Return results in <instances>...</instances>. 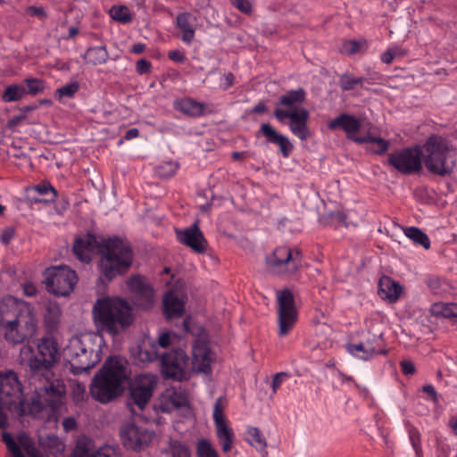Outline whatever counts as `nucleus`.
Returning a JSON list of instances; mask_svg holds the SVG:
<instances>
[{"label":"nucleus","instance_id":"nucleus-1","mask_svg":"<svg viewBox=\"0 0 457 457\" xmlns=\"http://www.w3.org/2000/svg\"><path fill=\"white\" fill-rule=\"evenodd\" d=\"M59 345L54 337H44L37 344V353L29 358L28 366L31 378L38 380L41 386H35L32 398L33 413L39 410L50 408L54 411L63 403L66 387L62 380L54 378L53 367L60 360Z\"/></svg>","mask_w":457,"mask_h":457},{"label":"nucleus","instance_id":"nucleus-2","mask_svg":"<svg viewBox=\"0 0 457 457\" xmlns=\"http://www.w3.org/2000/svg\"><path fill=\"white\" fill-rule=\"evenodd\" d=\"M38 320L35 308L9 295L0 301V332L10 345H20L36 336Z\"/></svg>","mask_w":457,"mask_h":457},{"label":"nucleus","instance_id":"nucleus-3","mask_svg":"<svg viewBox=\"0 0 457 457\" xmlns=\"http://www.w3.org/2000/svg\"><path fill=\"white\" fill-rule=\"evenodd\" d=\"M92 316L96 329L112 337L124 332L134 321L130 304L119 297L97 299Z\"/></svg>","mask_w":457,"mask_h":457},{"label":"nucleus","instance_id":"nucleus-4","mask_svg":"<svg viewBox=\"0 0 457 457\" xmlns=\"http://www.w3.org/2000/svg\"><path fill=\"white\" fill-rule=\"evenodd\" d=\"M128 379L126 363L119 357H110L94 376L90 395L101 403H110L122 392Z\"/></svg>","mask_w":457,"mask_h":457},{"label":"nucleus","instance_id":"nucleus-5","mask_svg":"<svg viewBox=\"0 0 457 457\" xmlns=\"http://www.w3.org/2000/svg\"><path fill=\"white\" fill-rule=\"evenodd\" d=\"M102 338L93 333L75 336L64 353L74 375L90 370L101 361Z\"/></svg>","mask_w":457,"mask_h":457},{"label":"nucleus","instance_id":"nucleus-6","mask_svg":"<svg viewBox=\"0 0 457 457\" xmlns=\"http://www.w3.org/2000/svg\"><path fill=\"white\" fill-rule=\"evenodd\" d=\"M102 274L111 281L128 270L132 264L133 253L129 245L119 237L108 238L101 245Z\"/></svg>","mask_w":457,"mask_h":457},{"label":"nucleus","instance_id":"nucleus-7","mask_svg":"<svg viewBox=\"0 0 457 457\" xmlns=\"http://www.w3.org/2000/svg\"><path fill=\"white\" fill-rule=\"evenodd\" d=\"M422 157L428 170L440 177L449 176L455 166L453 148L443 137L430 136L422 147Z\"/></svg>","mask_w":457,"mask_h":457},{"label":"nucleus","instance_id":"nucleus-8","mask_svg":"<svg viewBox=\"0 0 457 457\" xmlns=\"http://www.w3.org/2000/svg\"><path fill=\"white\" fill-rule=\"evenodd\" d=\"M32 403L27 406L22 396L21 385L14 372L0 378V428H6L8 426L7 416L3 409H7L15 412L18 416H23L27 413L37 415L42 410L37 412H31Z\"/></svg>","mask_w":457,"mask_h":457},{"label":"nucleus","instance_id":"nucleus-9","mask_svg":"<svg viewBox=\"0 0 457 457\" xmlns=\"http://www.w3.org/2000/svg\"><path fill=\"white\" fill-rule=\"evenodd\" d=\"M160 362L161 373L164 378L175 381H183L188 378L187 369L190 358L184 350L177 348L169 352H162Z\"/></svg>","mask_w":457,"mask_h":457},{"label":"nucleus","instance_id":"nucleus-10","mask_svg":"<svg viewBox=\"0 0 457 457\" xmlns=\"http://www.w3.org/2000/svg\"><path fill=\"white\" fill-rule=\"evenodd\" d=\"M156 382V377L149 373L140 374L134 378L129 384V396L127 400L128 407L131 412H136L135 406L139 411L146 406L153 395Z\"/></svg>","mask_w":457,"mask_h":457},{"label":"nucleus","instance_id":"nucleus-11","mask_svg":"<svg viewBox=\"0 0 457 457\" xmlns=\"http://www.w3.org/2000/svg\"><path fill=\"white\" fill-rule=\"evenodd\" d=\"M77 281L76 272L67 266L52 267L46 270V288L55 295H68Z\"/></svg>","mask_w":457,"mask_h":457},{"label":"nucleus","instance_id":"nucleus-12","mask_svg":"<svg viewBox=\"0 0 457 457\" xmlns=\"http://www.w3.org/2000/svg\"><path fill=\"white\" fill-rule=\"evenodd\" d=\"M302 253L287 246H279L266 258L268 269L278 275L295 274L301 264Z\"/></svg>","mask_w":457,"mask_h":457},{"label":"nucleus","instance_id":"nucleus-13","mask_svg":"<svg viewBox=\"0 0 457 457\" xmlns=\"http://www.w3.org/2000/svg\"><path fill=\"white\" fill-rule=\"evenodd\" d=\"M422 150L420 146L405 148L388 155L387 162L397 171L409 175L420 171Z\"/></svg>","mask_w":457,"mask_h":457},{"label":"nucleus","instance_id":"nucleus-14","mask_svg":"<svg viewBox=\"0 0 457 457\" xmlns=\"http://www.w3.org/2000/svg\"><path fill=\"white\" fill-rule=\"evenodd\" d=\"M278 335H287L297 320V310L292 292L285 288L278 292Z\"/></svg>","mask_w":457,"mask_h":457},{"label":"nucleus","instance_id":"nucleus-15","mask_svg":"<svg viewBox=\"0 0 457 457\" xmlns=\"http://www.w3.org/2000/svg\"><path fill=\"white\" fill-rule=\"evenodd\" d=\"M274 116L280 122H283L285 119H289L291 132L301 140H305L309 137L310 131L307 127L309 112L307 109L302 107L300 109L287 111L281 108H276L274 110Z\"/></svg>","mask_w":457,"mask_h":457},{"label":"nucleus","instance_id":"nucleus-16","mask_svg":"<svg viewBox=\"0 0 457 457\" xmlns=\"http://www.w3.org/2000/svg\"><path fill=\"white\" fill-rule=\"evenodd\" d=\"M127 286L132 294L133 303L138 308L148 310L154 303V292L146 278L141 275L131 276Z\"/></svg>","mask_w":457,"mask_h":457},{"label":"nucleus","instance_id":"nucleus-17","mask_svg":"<svg viewBox=\"0 0 457 457\" xmlns=\"http://www.w3.org/2000/svg\"><path fill=\"white\" fill-rule=\"evenodd\" d=\"M154 434L146 428L129 423L120 430V437L125 447L135 451L145 449L152 441Z\"/></svg>","mask_w":457,"mask_h":457},{"label":"nucleus","instance_id":"nucleus-18","mask_svg":"<svg viewBox=\"0 0 457 457\" xmlns=\"http://www.w3.org/2000/svg\"><path fill=\"white\" fill-rule=\"evenodd\" d=\"M2 441L5 444L12 457H26L21 449L25 451L29 457H45L35 446L31 438L25 433L20 434L16 441L9 432L4 431L2 433Z\"/></svg>","mask_w":457,"mask_h":457},{"label":"nucleus","instance_id":"nucleus-19","mask_svg":"<svg viewBox=\"0 0 457 457\" xmlns=\"http://www.w3.org/2000/svg\"><path fill=\"white\" fill-rule=\"evenodd\" d=\"M224 405L222 398L216 400L213 407V420L216 427V434L221 445L222 451L227 453L231 449L233 431L227 425V420L223 413Z\"/></svg>","mask_w":457,"mask_h":457},{"label":"nucleus","instance_id":"nucleus-20","mask_svg":"<svg viewBox=\"0 0 457 457\" xmlns=\"http://www.w3.org/2000/svg\"><path fill=\"white\" fill-rule=\"evenodd\" d=\"M178 240L193 251L202 253L206 250L207 241L199 228L198 221L184 229H176Z\"/></svg>","mask_w":457,"mask_h":457},{"label":"nucleus","instance_id":"nucleus-21","mask_svg":"<svg viewBox=\"0 0 457 457\" xmlns=\"http://www.w3.org/2000/svg\"><path fill=\"white\" fill-rule=\"evenodd\" d=\"M97 246L96 237L94 235L87 234L83 237L76 238L73 244V253L80 262L89 263L91 261L90 253Z\"/></svg>","mask_w":457,"mask_h":457},{"label":"nucleus","instance_id":"nucleus-22","mask_svg":"<svg viewBox=\"0 0 457 457\" xmlns=\"http://www.w3.org/2000/svg\"><path fill=\"white\" fill-rule=\"evenodd\" d=\"M403 292L402 286L388 276H383L378 281V294L381 299L395 303Z\"/></svg>","mask_w":457,"mask_h":457},{"label":"nucleus","instance_id":"nucleus-23","mask_svg":"<svg viewBox=\"0 0 457 457\" xmlns=\"http://www.w3.org/2000/svg\"><path fill=\"white\" fill-rule=\"evenodd\" d=\"M260 132L265 137L269 143L279 145L281 154L284 157H287L293 150V145L288 138L282 134L278 133L270 124L263 123L261 125Z\"/></svg>","mask_w":457,"mask_h":457},{"label":"nucleus","instance_id":"nucleus-24","mask_svg":"<svg viewBox=\"0 0 457 457\" xmlns=\"http://www.w3.org/2000/svg\"><path fill=\"white\" fill-rule=\"evenodd\" d=\"M361 126V120L347 113H342L334 120H330L328 127L329 129H342L346 134L347 137L352 139Z\"/></svg>","mask_w":457,"mask_h":457},{"label":"nucleus","instance_id":"nucleus-25","mask_svg":"<svg viewBox=\"0 0 457 457\" xmlns=\"http://www.w3.org/2000/svg\"><path fill=\"white\" fill-rule=\"evenodd\" d=\"M346 350L349 353L364 361H368L378 354L386 355L388 353V350L386 349L376 350L370 340H368L366 343H359L356 345L348 344L346 345Z\"/></svg>","mask_w":457,"mask_h":457},{"label":"nucleus","instance_id":"nucleus-26","mask_svg":"<svg viewBox=\"0 0 457 457\" xmlns=\"http://www.w3.org/2000/svg\"><path fill=\"white\" fill-rule=\"evenodd\" d=\"M211 352L204 345H195L193 348V366L199 371L208 373L211 370Z\"/></svg>","mask_w":457,"mask_h":457},{"label":"nucleus","instance_id":"nucleus-27","mask_svg":"<svg viewBox=\"0 0 457 457\" xmlns=\"http://www.w3.org/2000/svg\"><path fill=\"white\" fill-rule=\"evenodd\" d=\"M196 19L189 12H182L177 16V27L181 31L183 42L190 44L195 37L194 24Z\"/></svg>","mask_w":457,"mask_h":457},{"label":"nucleus","instance_id":"nucleus-28","mask_svg":"<svg viewBox=\"0 0 457 457\" xmlns=\"http://www.w3.org/2000/svg\"><path fill=\"white\" fill-rule=\"evenodd\" d=\"M162 353L152 342L144 341L137 346L135 359L141 363L153 362L161 358Z\"/></svg>","mask_w":457,"mask_h":457},{"label":"nucleus","instance_id":"nucleus-29","mask_svg":"<svg viewBox=\"0 0 457 457\" xmlns=\"http://www.w3.org/2000/svg\"><path fill=\"white\" fill-rule=\"evenodd\" d=\"M163 312L169 320L181 317L185 312V303L174 294H167L163 299Z\"/></svg>","mask_w":457,"mask_h":457},{"label":"nucleus","instance_id":"nucleus-30","mask_svg":"<svg viewBox=\"0 0 457 457\" xmlns=\"http://www.w3.org/2000/svg\"><path fill=\"white\" fill-rule=\"evenodd\" d=\"M174 107L177 111L190 117H199L205 113V104L192 98H184L176 101Z\"/></svg>","mask_w":457,"mask_h":457},{"label":"nucleus","instance_id":"nucleus-31","mask_svg":"<svg viewBox=\"0 0 457 457\" xmlns=\"http://www.w3.org/2000/svg\"><path fill=\"white\" fill-rule=\"evenodd\" d=\"M62 311L57 303L48 302L45 307L44 324L48 331H56L61 323Z\"/></svg>","mask_w":457,"mask_h":457},{"label":"nucleus","instance_id":"nucleus-32","mask_svg":"<svg viewBox=\"0 0 457 457\" xmlns=\"http://www.w3.org/2000/svg\"><path fill=\"white\" fill-rule=\"evenodd\" d=\"M305 91L303 88L289 90L282 95L276 104V108L286 106L291 110L297 109L296 106L302 104L305 101Z\"/></svg>","mask_w":457,"mask_h":457},{"label":"nucleus","instance_id":"nucleus-33","mask_svg":"<svg viewBox=\"0 0 457 457\" xmlns=\"http://www.w3.org/2000/svg\"><path fill=\"white\" fill-rule=\"evenodd\" d=\"M87 63L91 65H101L106 62L109 58L105 46L89 47L83 55Z\"/></svg>","mask_w":457,"mask_h":457},{"label":"nucleus","instance_id":"nucleus-34","mask_svg":"<svg viewBox=\"0 0 457 457\" xmlns=\"http://www.w3.org/2000/svg\"><path fill=\"white\" fill-rule=\"evenodd\" d=\"M26 96V87L23 84H12L6 87L2 95L4 103L18 102Z\"/></svg>","mask_w":457,"mask_h":457},{"label":"nucleus","instance_id":"nucleus-35","mask_svg":"<svg viewBox=\"0 0 457 457\" xmlns=\"http://www.w3.org/2000/svg\"><path fill=\"white\" fill-rule=\"evenodd\" d=\"M455 303H435L430 307V313L435 317L455 318Z\"/></svg>","mask_w":457,"mask_h":457},{"label":"nucleus","instance_id":"nucleus-36","mask_svg":"<svg viewBox=\"0 0 457 457\" xmlns=\"http://www.w3.org/2000/svg\"><path fill=\"white\" fill-rule=\"evenodd\" d=\"M404 235L412 240L416 245H421L425 249H429L430 240L428 237L416 227H409L404 229Z\"/></svg>","mask_w":457,"mask_h":457},{"label":"nucleus","instance_id":"nucleus-37","mask_svg":"<svg viewBox=\"0 0 457 457\" xmlns=\"http://www.w3.org/2000/svg\"><path fill=\"white\" fill-rule=\"evenodd\" d=\"M367 81L364 77H354L352 73L346 72L339 77V86L344 91H350L356 86L363 87V83Z\"/></svg>","mask_w":457,"mask_h":457},{"label":"nucleus","instance_id":"nucleus-38","mask_svg":"<svg viewBox=\"0 0 457 457\" xmlns=\"http://www.w3.org/2000/svg\"><path fill=\"white\" fill-rule=\"evenodd\" d=\"M26 87V95L37 96L44 92L46 83L43 79L37 78H28L23 80Z\"/></svg>","mask_w":457,"mask_h":457},{"label":"nucleus","instance_id":"nucleus-39","mask_svg":"<svg viewBox=\"0 0 457 457\" xmlns=\"http://www.w3.org/2000/svg\"><path fill=\"white\" fill-rule=\"evenodd\" d=\"M167 453L171 457H191V451L188 446L178 440H170L169 442Z\"/></svg>","mask_w":457,"mask_h":457},{"label":"nucleus","instance_id":"nucleus-40","mask_svg":"<svg viewBox=\"0 0 457 457\" xmlns=\"http://www.w3.org/2000/svg\"><path fill=\"white\" fill-rule=\"evenodd\" d=\"M115 450L111 446H104L99 450L90 453L88 450H82L79 453L75 451L72 457H115Z\"/></svg>","mask_w":457,"mask_h":457},{"label":"nucleus","instance_id":"nucleus-41","mask_svg":"<svg viewBox=\"0 0 457 457\" xmlns=\"http://www.w3.org/2000/svg\"><path fill=\"white\" fill-rule=\"evenodd\" d=\"M110 15L113 20L121 23H129L132 20L130 11L124 5L112 6L110 10Z\"/></svg>","mask_w":457,"mask_h":457},{"label":"nucleus","instance_id":"nucleus-42","mask_svg":"<svg viewBox=\"0 0 457 457\" xmlns=\"http://www.w3.org/2000/svg\"><path fill=\"white\" fill-rule=\"evenodd\" d=\"M179 169V163L169 161L155 167L156 174L162 179H169L173 176Z\"/></svg>","mask_w":457,"mask_h":457},{"label":"nucleus","instance_id":"nucleus-43","mask_svg":"<svg viewBox=\"0 0 457 457\" xmlns=\"http://www.w3.org/2000/svg\"><path fill=\"white\" fill-rule=\"evenodd\" d=\"M197 457H219L217 451L207 439H201L196 445Z\"/></svg>","mask_w":457,"mask_h":457},{"label":"nucleus","instance_id":"nucleus-44","mask_svg":"<svg viewBox=\"0 0 457 457\" xmlns=\"http://www.w3.org/2000/svg\"><path fill=\"white\" fill-rule=\"evenodd\" d=\"M79 83L78 81H72L65 84L61 87H58L54 94L59 99L63 97L71 98L79 91Z\"/></svg>","mask_w":457,"mask_h":457},{"label":"nucleus","instance_id":"nucleus-45","mask_svg":"<svg viewBox=\"0 0 457 457\" xmlns=\"http://www.w3.org/2000/svg\"><path fill=\"white\" fill-rule=\"evenodd\" d=\"M247 434L249 436L248 441L252 445L255 446L256 448H260L261 450L267 446L265 438L262 436L261 431L257 428H249Z\"/></svg>","mask_w":457,"mask_h":457},{"label":"nucleus","instance_id":"nucleus-46","mask_svg":"<svg viewBox=\"0 0 457 457\" xmlns=\"http://www.w3.org/2000/svg\"><path fill=\"white\" fill-rule=\"evenodd\" d=\"M409 437L411 444L416 453L418 457H420L422 454L421 445H420V434L417 428L414 427H410L409 430Z\"/></svg>","mask_w":457,"mask_h":457},{"label":"nucleus","instance_id":"nucleus-47","mask_svg":"<svg viewBox=\"0 0 457 457\" xmlns=\"http://www.w3.org/2000/svg\"><path fill=\"white\" fill-rule=\"evenodd\" d=\"M170 398L171 403L177 408L187 406L189 403L187 394L185 391H175Z\"/></svg>","mask_w":457,"mask_h":457},{"label":"nucleus","instance_id":"nucleus-48","mask_svg":"<svg viewBox=\"0 0 457 457\" xmlns=\"http://www.w3.org/2000/svg\"><path fill=\"white\" fill-rule=\"evenodd\" d=\"M341 51L349 55L356 54L361 51V42L355 40L345 41Z\"/></svg>","mask_w":457,"mask_h":457},{"label":"nucleus","instance_id":"nucleus-49","mask_svg":"<svg viewBox=\"0 0 457 457\" xmlns=\"http://www.w3.org/2000/svg\"><path fill=\"white\" fill-rule=\"evenodd\" d=\"M73 399L76 403H82L87 398L86 387L83 384H76L72 389Z\"/></svg>","mask_w":457,"mask_h":457},{"label":"nucleus","instance_id":"nucleus-50","mask_svg":"<svg viewBox=\"0 0 457 457\" xmlns=\"http://www.w3.org/2000/svg\"><path fill=\"white\" fill-rule=\"evenodd\" d=\"M35 191H37L40 195H48L49 197H53V201L56 196L55 189L50 184H39L34 187Z\"/></svg>","mask_w":457,"mask_h":457},{"label":"nucleus","instance_id":"nucleus-51","mask_svg":"<svg viewBox=\"0 0 457 457\" xmlns=\"http://www.w3.org/2000/svg\"><path fill=\"white\" fill-rule=\"evenodd\" d=\"M328 217L337 223L348 227L347 215L343 211L330 212Z\"/></svg>","mask_w":457,"mask_h":457},{"label":"nucleus","instance_id":"nucleus-52","mask_svg":"<svg viewBox=\"0 0 457 457\" xmlns=\"http://www.w3.org/2000/svg\"><path fill=\"white\" fill-rule=\"evenodd\" d=\"M374 147L372 149V151L377 154H385L388 147H389V143L388 141L381 138V137H378L377 140H376V143L374 144Z\"/></svg>","mask_w":457,"mask_h":457},{"label":"nucleus","instance_id":"nucleus-53","mask_svg":"<svg viewBox=\"0 0 457 457\" xmlns=\"http://www.w3.org/2000/svg\"><path fill=\"white\" fill-rule=\"evenodd\" d=\"M232 4L243 13L248 14L252 12V4L248 0H232Z\"/></svg>","mask_w":457,"mask_h":457},{"label":"nucleus","instance_id":"nucleus-54","mask_svg":"<svg viewBox=\"0 0 457 457\" xmlns=\"http://www.w3.org/2000/svg\"><path fill=\"white\" fill-rule=\"evenodd\" d=\"M156 348H167L170 345V337L168 332L162 333L157 341H153Z\"/></svg>","mask_w":457,"mask_h":457},{"label":"nucleus","instance_id":"nucleus-55","mask_svg":"<svg viewBox=\"0 0 457 457\" xmlns=\"http://www.w3.org/2000/svg\"><path fill=\"white\" fill-rule=\"evenodd\" d=\"M8 154L15 158L18 159H27L28 155L25 151L21 149V147L17 146L16 145L12 144L9 149Z\"/></svg>","mask_w":457,"mask_h":457},{"label":"nucleus","instance_id":"nucleus-56","mask_svg":"<svg viewBox=\"0 0 457 457\" xmlns=\"http://www.w3.org/2000/svg\"><path fill=\"white\" fill-rule=\"evenodd\" d=\"M15 229L13 228H4L0 236L1 242L7 245L11 240L14 237Z\"/></svg>","mask_w":457,"mask_h":457},{"label":"nucleus","instance_id":"nucleus-57","mask_svg":"<svg viewBox=\"0 0 457 457\" xmlns=\"http://www.w3.org/2000/svg\"><path fill=\"white\" fill-rule=\"evenodd\" d=\"M151 67V62L145 59H140L137 62V71L139 74L149 73Z\"/></svg>","mask_w":457,"mask_h":457},{"label":"nucleus","instance_id":"nucleus-58","mask_svg":"<svg viewBox=\"0 0 457 457\" xmlns=\"http://www.w3.org/2000/svg\"><path fill=\"white\" fill-rule=\"evenodd\" d=\"M26 12L31 16H37L41 19H46L47 17L46 12L44 10V8L34 6V5L29 6L26 9Z\"/></svg>","mask_w":457,"mask_h":457},{"label":"nucleus","instance_id":"nucleus-59","mask_svg":"<svg viewBox=\"0 0 457 457\" xmlns=\"http://www.w3.org/2000/svg\"><path fill=\"white\" fill-rule=\"evenodd\" d=\"M287 377H288V375L286 372H279V373L275 374V376L273 377V379H272V383H271L273 394H275L277 392V390L278 389V387L280 386V385L283 381V378H287Z\"/></svg>","mask_w":457,"mask_h":457},{"label":"nucleus","instance_id":"nucleus-60","mask_svg":"<svg viewBox=\"0 0 457 457\" xmlns=\"http://www.w3.org/2000/svg\"><path fill=\"white\" fill-rule=\"evenodd\" d=\"M378 138V137L372 136L370 133H368L366 136H363V137H360V136L352 137V140L356 143H359V144L370 143V144L374 145Z\"/></svg>","mask_w":457,"mask_h":457},{"label":"nucleus","instance_id":"nucleus-61","mask_svg":"<svg viewBox=\"0 0 457 457\" xmlns=\"http://www.w3.org/2000/svg\"><path fill=\"white\" fill-rule=\"evenodd\" d=\"M26 119V114L13 116L8 120L7 127L10 129H14L17 126H19L21 123V121L25 120Z\"/></svg>","mask_w":457,"mask_h":457},{"label":"nucleus","instance_id":"nucleus-62","mask_svg":"<svg viewBox=\"0 0 457 457\" xmlns=\"http://www.w3.org/2000/svg\"><path fill=\"white\" fill-rule=\"evenodd\" d=\"M400 364L403 374L412 375L415 373L416 369L412 361L405 360L402 361Z\"/></svg>","mask_w":457,"mask_h":457},{"label":"nucleus","instance_id":"nucleus-63","mask_svg":"<svg viewBox=\"0 0 457 457\" xmlns=\"http://www.w3.org/2000/svg\"><path fill=\"white\" fill-rule=\"evenodd\" d=\"M168 56L170 60L179 62L183 63L186 61L185 54L180 52L179 50H171L168 53Z\"/></svg>","mask_w":457,"mask_h":457},{"label":"nucleus","instance_id":"nucleus-64","mask_svg":"<svg viewBox=\"0 0 457 457\" xmlns=\"http://www.w3.org/2000/svg\"><path fill=\"white\" fill-rule=\"evenodd\" d=\"M395 56L396 51H392L389 49L382 54L381 60L384 63L390 64Z\"/></svg>","mask_w":457,"mask_h":457}]
</instances>
